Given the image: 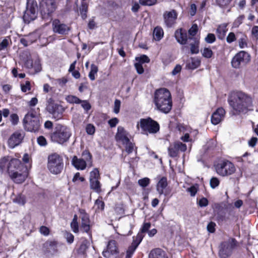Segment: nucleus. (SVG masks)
I'll return each instance as SVG.
<instances>
[{
	"label": "nucleus",
	"mask_w": 258,
	"mask_h": 258,
	"mask_svg": "<svg viewBox=\"0 0 258 258\" xmlns=\"http://www.w3.org/2000/svg\"><path fill=\"white\" fill-rule=\"evenodd\" d=\"M175 147L178 152H185L187 149V146L185 144L182 143L180 141L175 142L174 143Z\"/></svg>",
	"instance_id": "58836bf2"
},
{
	"label": "nucleus",
	"mask_w": 258,
	"mask_h": 258,
	"mask_svg": "<svg viewBox=\"0 0 258 258\" xmlns=\"http://www.w3.org/2000/svg\"><path fill=\"white\" fill-rule=\"evenodd\" d=\"M154 103L157 109L168 113L172 106L171 95L170 91L165 88L157 89L154 93Z\"/></svg>",
	"instance_id": "7ed1b4c3"
},
{
	"label": "nucleus",
	"mask_w": 258,
	"mask_h": 258,
	"mask_svg": "<svg viewBox=\"0 0 258 258\" xmlns=\"http://www.w3.org/2000/svg\"><path fill=\"white\" fill-rule=\"evenodd\" d=\"M52 26L53 32L59 34L66 35L70 31V27L58 19H54L52 21Z\"/></svg>",
	"instance_id": "f3484780"
},
{
	"label": "nucleus",
	"mask_w": 258,
	"mask_h": 258,
	"mask_svg": "<svg viewBox=\"0 0 258 258\" xmlns=\"http://www.w3.org/2000/svg\"><path fill=\"white\" fill-rule=\"evenodd\" d=\"M247 37L245 35H242L238 40L239 46L240 48H244L247 47Z\"/></svg>",
	"instance_id": "4c0bfd02"
},
{
	"label": "nucleus",
	"mask_w": 258,
	"mask_h": 258,
	"mask_svg": "<svg viewBox=\"0 0 258 258\" xmlns=\"http://www.w3.org/2000/svg\"><path fill=\"white\" fill-rule=\"evenodd\" d=\"M215 169L217 174L222 176L230 175L236 171L234 164L228 160L222 161L218 163Z\"/></svg>",
	"instance_id": "1a4fd4ad"
},
{
	"label": "nucleus",
	"mask_w": 258,
	"mask_h": 258,
	"mask_svg": "<svg viewBox=\"0 0 258 258\" xmlns=\"http://www.w3.org/2000/svg\"><path fill=\"white\" fill-rule=\"evenodd\" d=\"M244 19L243 15L239 16L234 22L233 27H238L243 22Z\"/></svg>",
	"instance_id": "603ef678"
},
{
	"label": "nucleus",
	"mask_w": 258,
	"mask_h": 258,
	"mask_svg": "<svg viewBox=\"0 0 258 258\" xmlns=\"http://www.w3.org/2000/svg\"><path fill=\"white\" fill-rule=\"evenodd\" d=\"M136 59L138 62H140L142 64L144 63H148L150 61L149 58L146 55H142L139 57H137Z\"/></svg>",
	"instance_id": "a18cd8bd"
},
{
	"label": "nucleus",
	"mask_w": 258,
	"mask_h": 258,
	"mask_svg": "<svg viewBox=\"0 0 258 258\" xmlns=\"http://www.w3.org/2000/svg\"><path fill=\"white\" fill-rule=\"evenodd\" d=\"M232 0H216L218 5L221 7H224L230 4Z\"/></svg>",
	"instance_id": "6e6d98bb"
},
{
	"label": "nucleus",
	"mask_w": 258,
	"mask_h": 258,
	"mask_svg": "<svg viewBox=\"0 0 258 258\" xmlns=\"http://www.w3.org/2000/svg\"><path fill=\"white\" fill-rule=\"evenodd\" d=\"M168 154L171 157H175L178 155V151L174 144L169 147Z\"/></svg>",
	"instance_id": "e433bc0d"
},
{
	"label": "nucleus",
	"mask_w": 258,
	"mask_h": 258,
	"mask_svg": "<svg viewBox=\"0 0 258 258\" xmlns=\"http://www.w3.org/2000/svg\"><path fill=\"white\" fill-rule=\"evenodd\" d=\"M176 41L180 44L184 45L187 43V35L185 30L182 28L177 29L174 33Z\"/></svg>",
	"instance_id": "412c9836"
},
{
	"label": "nucleus",
	"mask_w": 258,
	"mask_h": 258,
	"mask_svg": "<svg viewBox=\"0 0 258 258\" xmlns=\"http://www.w3.org/2000/svg\"><path fill=\"white\" fill-rule=\"evenodd\" d=\"M90 245L89 241L85 239L83 241L80 247L79 248V252L84 253L86 250L88 249Z\"/></svg>",
	"instance_id": "ea45409f"
},
{
	"label": "nucleus",
	"mask_w": 258,
	"mask_h": 258,
	"mask_svg": "<svg viewBox=\"0 0 258 258\" xmlns=\"http://www.w3.org/2000/svg\"><path fill=\"white\" fill-rule=\"evenodd\" d=\"M72 135L70 129L66 126L58 125L55 131L52 134V141L60 144L67 142Z\"/></svg>",
	"instance_id": "0eeeda50"
},
{
	"label": "nucleus",
	"mask_w": 258,
	"mask_h": 258,
	"mask_svg": "<svg viewBox=\"0 0 258 258\" xmlns=\"http://www.w3.org/2000/svg\"><path fill=\"white\" fill-rule=\"evenodd\" d=\"M124 145H125V151L126 152H127L128 154L133 152L134 145L132 143L130 142V140L127 142L125 143Z\"/></svg>",
	"instance_id": "c03bdc74"
},
{
	"label": "nucleus",
	"mask_w": 258,
	"mask_h": 258,
	"mask_svg": "<svg viewBox=\"0 0 258 258\" xmlns=\"http://www.w3.org/2000/svg\"><path fill=\"white\" fill-rule=\"evenodd\" d=\"M81 229L86 232H88L90 230V222H82Z\"/></svg>",
	"instance_id": "0e129e2a"
},
{
	"label": "nucleus",
	"mask_w": 258,
	"mask_h": 258,
	"mask_svg": "<svg viewBox=\"0 0 258 258\" xmlns=\"http://www.w3.org/2000/svg\"><path fill=\"white\" fill-rule=\"evenodd\" d=\"M128 133L121 126H118L117 128V132L116 135V139L118 142L125 144L130 139L128 137Z\"/></svg>",
	"instance_id": "4be33fe9"
},
{
	"label": "nucleus",
	"mask_w": 258,
	"mask_h": 258,
	"mask_svg": "<svg viewBox=\"0 0 258 258\" xmlns=\"http://www.w3.org/2000/svg\"><path fill=\"white\" fill-rule=\"evenodd\" d=\"M86 131L88 134L92 135L95 131V126L92 124H88L86 127Z\"/></svg>",
	"instance_id": "09e8293b"
},
{
	"label": "nucleus",
	"mask_w": 258,
	"mask_h": 258,
	"mask_svg": "<svg viewBox=\"0 0 258 258\" xmlns=\"http://www.w3.org/2000/svg\"><path fill=\"white\" fill-rule=\"evenodd\" d=\"M66 101L71 104H80L81 100L74 95H68L66 97Z\"/></svg>",
	"instance_id": "72a5a7b5"
},
{
	"label": "nucleus",
	"mask_w": 258,
	"mask_h": 258,
	"mask_svg": "<svg viewBox=\"0 0 258 258\" xmlns=\"http://www.w3.org/2000/svg\"><path fill=\"white\" fill-rule=\"evenodd\" d=\"M201 64V60L198 57H192L190 62L188 64V67L190 69H195L198 68Z\"/></svg>",
	"instance_id": "c756f323"
},
{
	"label": "nucleus",
	"mask_w": 258,
	"mask_h": 258,
	"mask_svg": "<svg viewBox=\"0 0 258 258\" xmlns=\"http://www.w3.org/2000/svg\"><path fill=\"white\" fill-rule=\"evenodd\" d=\"M40 12L43 18L50 16L56 9L55 0H42L40 3Z\"/></svg>",
	"instance_id": "f8f14e48"
},
{
	"label": "nucleus",
	"mask_w": 258,
	"mask_h": 258,
	"mask_svg": "<svg viewBox=\"0 0 258 258\" xmlns=\"http://www.w3.org/2000/svg\"><path fill=\"white\" fill-rule=\"evenodd\" d=\"M230 106L238 114H246L253 110V98L251 96L242 91H236L231 94L228 99Z\"/></svg>",
	"instance_id": "f03ea898"
},
{
	"label": "nucleus",
	"mask_w": 258,
	"mask_h": 258,
	"mask_svg": "<svg viewBox=\"0 0 258 258\" xmlns=\"http://www.w3.org/2000/svg\"><path fill=\"white\" fill-rule=\"evenodd\" d=\"M163 35L164 31L161 27L157 26L154 28L153 31V38L155 40H160L163 38Z\"/></svg>",
	"instance_id": "cd10ccee"
},
{
	"label": "nucleus",
	"mask_w": 258,
	"mask_h": 258,
	"mask_svg": "<svg viewBox=\"0 0 258 258\" xmlns=\"http://www.w3.org/2000/svg\"><path fill=\"white\" fill-rule=\"evenodd\" d=\"M5 171L9 173L11 178L17 183L23 182L28 176L27 167L16 158H12L10 161L9 157L0 159V172Z\"/></svg>",
	"instance_id": "f257e3e1"
},
{
	"label": "nucleus",
	"mask_w": 258,
	"mask_h": 258,
	"mask_svg": "<svg viewBox=\"0 0 258 258\" xmlns=\"http://www.w3.org/2000/svg\"><path fill=\"white\" fill-rule=\"evenodd\" d=\"M120 104L121 102L120 100L118 99H116L115 100L113 107V112L117 114L119 113L120 110Z\"/></svg>",
	"instance_id": "8fccbe9b"
},
{
	"label": "nucleus",
	"mask_w": 258,
	"mask_h": 258,
	"mask_svg": "<svg viewBox=\"0 0 258 258\" xmlns=\"http://www.w3.org/2000/svg\"><path fill=\"white\" fill-rule=\"evenodd\" d=\"M98 71V69L97 66L94 63H92L91 65L90 71L88 75L89 78L91 81H94L95 80V76L97 75Z\"/></svg>",
	"instance_id": "7c9ffc66"
},
{
	"label": "nucleus",
	"mask_w": 258,
	"mask_h": 258,
	"mask_svg": "<svg viewBox=\"0 0 258 258\" xmlns=\"http://www.w3.org/2000/svg\"><path fill=\"white\" fill-rule=\"evenodd\" d=\"M37 143L41 146H44L47 144L46 140L43 136H40L38 138Z\"/></svg>",
	"instance_id": "69168bd1"
},
{
	"label": "nucleus",
	"mask_w": 258,
	"mask_h": 258,
	"mask_svg": "<svg viewBox=\"0 0 258 258\" xmlns=\"http://www.w3.org/2000/svg\"><path fill=\"white\" fill-rule=\"evenodd\" d=\"M46 109L52 115V117L56 120L62 118V114L65 110L62 105L55 103L51 98L47 101Z\"/></svg>",
	"instance_id": "9b49d317"
},
{
	"label": "nucleus",
	"mask_w": 258,
	"mask_h": 258,
	"mask_svg": "<svg viewBox=\"0 0 258 258\" xmlns=\"http://www.w3.org/2000/svg\"><path fill=\"white\" fill-rule=\"evenodd\" d=\"M81 218L82 222H90L88 215L83 211H81Z\"/></svg>",
	"instance_id": "052dcab7"
},
{
	"label": "nucleus",
	"mask_w": 258,
	"mask_h": 258,
	"mask_svg": "<svg viewBox=\"0 0 258 258\" xmlns=\"http://www.w3.org/2000/svg\"><path fill=\"white\" fill-rule=\"evenodd\" d=\"M250 60V55L244 51H240L232 58L231 64L234 68H239L241 65L245 66Z\"/></svg>",
	"instance_id": "ddd939ff"
},
{
	"label": "nucleus",
	"mask_w": 258,
	"mask_h": 258,
	"mask_svg": "<svg viewBox=\"0 0 258 258\" xmlns=\"http://www.w3.org/2000/svg\"><path fill=\"white\" fill-rule=\"evenodd\" d=\"M21 90L23 92H26L30 90V84L29 82L26 81L25 84L21 85Z\"/></svg>",
	"instance_id": "774afa93"
},
{
	"label": "nucleus",
	"mask_w": 258,
	"mask_h": 258,
	"mask_svg": "<svg viewBox=\"0 0 258 258\" xmlns=\"http://www.w3.org/2000/svg\"><path fill=\"white\" fill-rule=\"evenodd\" d=\"M137 238L139 240V242L137 243H136L135 242L132 243V245L128 248L126 251V258L131 257L141 241L143 238V236L139 234L137 236Z\"/></svg>",
	"instance_id": "393cba45"
},
{
	"label": "nucleus",
	"mask_w": 258,
	"mask_h": 258,
	"mask_svg": "<svg viewBox=\"0 0 258 258\" xmlns=\"http://www.w3.org/2000/svg\"><path fill=\"white\" fill-rule=\"evenodd\" d=\"M227 27V24L226 23L222 24L218 27L216 30V34L219 39H224L227 31H228Z\"/></svg>",
	"instance_id": "bb28decb"
},
{
	"label": "nucleus",
	"mask_w": 258,
	"mask_h": 258,
	"mask_svg": "<svg viewBox=\"0 0 258 258\" xmlns=\"http://www.w3.org/2000/svg\"><path fill=\"white\" fill-rule=\"evenodd\" d=\"M164 22L168 27H171L175 23L177 18V13L174 10L165 11L163 15Z\"/></svg>",
	"instance_id": "a211bd4d"
},
{
	"label": "nucleus",
	"mask_w": 258,
	"mask_h": 258,
	"mask_svg": "<svg viewBox=\"0 0 258 258\" xmlns=\"http://www.w3.org/2000/svg\"><path fill=\"white\" fill-rule=\"evenodd\" d=\"M168 185L167 178L165 177H161L156 185V189L160 195L164 194L165 196L167 195L166 192H164V190Z\"/></svg>",
	"instance_id": "5701e85b"
},
{
	"label": "nucleus",
	"mask_w": 258,
	"mask_h": 258,
	"mask_svg": "<svg viewBox=\"0 0 258 258\" xmlns=\"http://www.w3.org/2000/svg\"><path fill=\"white\" fill-rule=\"evenodd\" d=\"M64 237L69 243L71 244L73 242L74 240V236L72 233L67 232L64 235Z\"/></svg>",
	"instance_id": "13d9d810"
},
{
	"label": "nucleus",
	"mask_w": 258,
	"mask_h": 258,
	"mask_svg": "<svg viewBox=\"0 0 258 258\" xmlns=\"http://www.w3.org/2000/svg\"><path fill=\"white\" fill-rule=\"evenodd\" d=\"M198 30V26L197 24H194L188 30V33L191 36H194L196 35Z\"/></svg>",
	"instance_id": "49530a36"
},
{
	"label": "nucleus",
	"mask_w": 258,
	"mask_h": 258,
	"mask_svg": "<svg viewBox=\"0 0 258 258\" xmlns=\"http://www.w3.org/2000/svg\"><path fill=\"white\" fill-rule=\"evenodd\" d=\"M177 128L180 133L183 134L181 136L180 140L184 142H191L192 141L191 135H195L198 134L197 130L193 131L188 126L183 124H178Z\"/></svg>",
	"instance_id": "2eb2a0df"
},
{
	"label": "nucleus",
	"mask_w": 258,
	"mask_h": 258,
	"mask_svg": "<svg viewBox=\"0 0 258 258\" xmlns=\"http://www.w3.org/2000/svg\"><path fill=\"white\" fill-rule=\"evenodd\" d=\"M100 178L99 171L98 168H94L93 170L90 172L89 181L99 179Z\"/></svg>",
	"instance_id": "f704fd0d"
},
{
	"label": "nucleus",
	"mask_w": 258,
	"mask_h": 258,
	"mask_svg": "<svg viewBox=\"0 0 258 258\" xmlns=\"http://www.w3.org/2000/svg\"><path fill=\"white\" fill-rule=\"evenodd\" d=\"M210 185L212 188L217 187L220 183L219 180L217 177H212L210 180Z\"/></svg>",
	"instance_id": "de8ad7c7"
},
{
	"label": "nucleus",
	"mask_w": 258,
	"mask_h": 258,
	"mask_svg": "<svg viewBox=\"0 0 258 258\" xmlns=\"http://www.w3.org/2000/svg\"><path fill=\"white\" fill-rule=\"evenodd\" d=\"M118 122H119L118 119L116 117H114V118L109 120L108 122L111 127H115L117 125V124L118 123Z\"/></svg>",
	"instance_id": "338daca9"
},
{
	"label": "nucleus",
	"mask_w": 258,
	"mask_h": 258,
	"mask_svg": "<svg viewBox=\"0 0 258 258\" xmlns=\"http://www.w3.org/2000/svg\"><path fill=\"white\" fill-rule=\"evenodd\" d=\"M23 123L28 131L37 132L40 127L39 116L34 111L31 110L25 115Z\"/></svg>",
	"instance_id": "423d86ee"
},
{
	"label": "nucleus",
	"mask_w": 258,
	"mask_h": 258,
	"mask_svg": "<svg viewBox=\"0 0 258 258\" xmlns=\"http://www.w3.org/2000/svg\"><path fill=\"white\" fill-rule=\"evenodd\" d=\"M139 3L142 6H151L157 4V0H139Z\"/></svg>",
	"instance_id": "a19ab883"
},
{
	"label": "nucleus",
	"mask_w": 258,
	"mask_h": 258,
	"mask_svg": "<svg viewBox=\"0 0 258 258\" xmlns=\"http://www.w3.org/2000/svg\"><path fill=\"white\" fill-rule=\"evenodd\" d=\"M72 164L77 170H84L87 167H92L93 165L92 156L88 150L82 152L80 158L74 156L72 159Z\"/></svg>",
	"instance_id": "39448f33"
},
{
	"label": "nucleus",
	"mask_w": 258,
	"mask_h": 258,
	"mask_svg": "<svg viewBox=\"0 0 258 258\" xmlns=\"http://www.w3.org/2000/svg\"><path fill=\"white\" fill-rule=\"evenodd\" d=\"M149 258H168V257L161 249L155 248L151 251Z\"/></svg>",
	"instance_id": "a878e982"
},
{
	"label": "nucleus",
	"mask_w": 258,
	"mask_h": 258,
	"mask_svg": "<svg viewBox=\"0 0 258 258\" xmlns=\"http://www.w3.org/2000/svg\"><path fill=\"white\" fill-rule=\"evenodd\" d=\"M150 180L148 177H145L138 180V184L142 187H145L149 185Z\"/></svg>",
	"instance_id": "79ce46f5"
},
{
	"label": "nucleus",
	"mask_w": 258,
	"mask_h": 258,
	"mask_svg": "<svg viewBox=\"0 0 258 258\" xmlns=\"http://www.w3.org/2000/svg\"><path fill=\"white\" fill-rule=\"evenodd\" d=\"M87 11L88 5L85 1H83L82 3L81 7H80V14L83 19H86L87 17Z\"/></svg>",
	"instance_id": "473e14b6"
},
{
	"label": "nucleus",
	"mask_w": 258,
	"mask_h": 258,
	"mask_svg": "<svg viewBox=\"0 0 258 258\" xmlns=\"http://www.w3.org/2000/svg\"><path fill=\"white\" fill-rule=\"evenodd\" d=\"M11 121L13 125H16L19 121V117L17 114L14 113L10 116Z\"/></svg>",
	"instance_id": "e2e57ef3"
},
{
	"label": "nucleus",
	"mask_w": 258,
	"mask_h": 258,
	"mask_svg": "<svg viewBox=\"0 0 258 258\" xmlns=\"http://www.w3.org/2000/svg\"><path fill=\"white\" fill-rule=\"evenodd\" d=\"M13 202L21 205H24L26 202L24 197L22 195H19L15 198Z\"/></svg>",
	"instance_id": "37998d69"
},
{
	"label": "nucleus",
	"mask_w": 258,
	"mask_h": 258,
	"mask_svg": "<svg viewBox=\"0 0 258 258\" xmlns=\"http://www.w3.org/2000/svg\"><path fill=\"white\" fill-rule=\"evenodd\" d=\"M64 167L63 159L59 154L54 153L48 156L47 167L54 175L60 174Z\"/></svg>",
	"instance_id": "20e7f679"
},
{
	"label": "nucleus",
	"mask_w": 258,
	"mask_h": 258,
	"mask_svg": "<svg viewBox=\"0 0 258 258\" xmlns=\"http://www.w3.org/2000/svg\"><path fill=\"white\" fill-rule=\"evenodd\" d=\"M216 40V38L215 35L212 33H209L208 34L207 37L205 38V40L206 42L208 43H212Z\"/></svg>",
	"instance_id": "3c124183"
},
{
	"label": "nucleus",
	"mask_w": 258,
	"mask_h": 258,
	"mask_svg": "<svg viewBox=\"0 0 258 258\" xmlns=\"http://www.w3.org/2000/svg\"><path fill=\"white\" fill-rule=\"evenodd\" d=\"M191 41L189 43L190 50L191 54H197L199 52L200 41L197 38L189 37Z\"/></svg>",
	"instance_id": "b1692460"
},
{
	"label": "nucleus",
	"mask_w": 258,
	"mask_h": 258,
	"mask_svg": "<svg viewBox=\"0 0 258 258\" xmlns=\"http://www.w3.org/2000/svg\"><path fill=\"white\" fill-rule=\"evenodd\" d=\"M236 40L235 35L233 32H230L228 35L226 40L228 43H231Z\"/></svg>",
	"instance_id": "bf43d9fd"
},
{
	"label": "nucleus",
	"mask_w": 258,
	"mask_h": 258,
	"mask_svg": "<svg viewBox=\"0 0 258 258\" xmlns=\"http://www.w3.org/2000/svg\"><path fill=\"white\" fill-rule=\"evenodd\" d=\"M135 67L138 74H142L144 73V70L142 63L137 62L135 63Z\"/></svg>",
	"instance_id": "5fc2aeb1"
},
{
	"label": "nucleus",
	"mask_w": 258,
	"mask_h": 258,
	"mask_svg": "<svg viewBox=\"0 0 258 258\" xmlns=\"http://www.w3.org/2000/svg\"><path fill=\"white\" fill-rule=\"evenodd\" d=\"M236 245V241L233 239H229L227 241L221 243L219 254L221 258H227L232 253V250Z\"/></svg>",
	"instance_id": "4468645a"
},
{
	"label": "nucleus",
	"mask_w": 258,
	"mask_h": 258,
	"mask_svg": "<svg viewBox=\"0 0 258 258\" xmlns=\"http://www.w3.org/2000/svg\"><path fill=\"white\" fill-rule=\"evenodd\" d=\"M24 138L22 132L17 131L13 133L8 140V145L11 148H14L18 146L22 142Z\"/></svg>",
	"instance_id": "6ab92c4d"
},
{
	"label": "nucleus",
	"mask_w": 258,
	"mask_h": 258,
	"mask_svg": "<svg viewBox=\"0 0 258 258\" xmlns=\"http://www.w3.org/2000/svg\"><path fill=\"white\" fill-rule=\"evenodd\" d=\"M37 8V4L35 0H27L26 10L23 16L25 22L29 23L36 18Z\"/></svg>",
	"instance_id": "9d476101"
},
{
	"label": "nucleus",
	"mask_w": 258,
	"mask_h": 258,
	"mask_svg": "<svg viewBox=\"0 0 258 258\" xmlns=\"http://www.w3.org/2000/svg\"><path fill=\"white\" fill-rule=\"evenodd\" d=\"M39 232L44 236H47L49 233V229L48 227L42 226L40 227Z\"/></svg>",
	"instance_id": "680f3d73"
},
{
	"label": "nucleus",
	"mask_w": 258,
	"mask_h": 258,
	"mask_svg": "<svg viewBox=\"0 0 258 258\" xmlns=\"http://www.w3.org/2000/svg\"><path fill=\"white\" fill-rule=\"evenodd\" d=\"M225 111L223 108H218L212 115L211 122L214 125L219 123L224 118Z\"/></svg>",
	"instance_id": "aec40b11"
},
{
	"label": "nucleus",
	"mask_w": 258,
	"mask_h": 258,
	"mask_svg": "<svg viewBox=\"0 0 258 258\" xmlns=\"http://www.w3.org/2000/svg\"><path fill=\"white\" fill-rule=\"evenodd\" d=\"M141 128L143 134H147L156 133L159 130V125L151 118L141 119L137 124V128Z\"/></svg>",
	"instance_id": "6e6552de"
},
{
	"label": "nucleus",
	"mask_w": 258,
	"mask_h": 258,
	"mask_svg": "<svg viewBox=\"0 0 258 258\" xmlns=\"http://www.w3.org/2000/svg\"><path fill=\"white\" fill-rule=\"evenodd\" d=\"M118 252L116 241L111 240L108 241L106 249L103 251L102 254L106 258H115Z\"/></svg>",
	"instance_id": "dca6fc26"
},
{
	"label": "nucleus",
	"mask_w": 258,
	"mask_h": 258,
	"mask_svg": "<svg viewBox=\"0 0 258 258\" xmlns=\"http://www.w3.org/2000/svg\"><path fill=\"white\" fill-rule=\"evenodd\" d=\"M203 57L206 58H211L213 55V52L211 48L205 47L201 50Z\"/></svg>",
	"instance_id": "c9c22d12"
},
{
	"label": "nucleus",
	"mask_w": 258,
	"mask_h": 258,
	"mask_svg": "<svg viewBox=\"0 0 258 258\" xmlns=\"http://www.w3.org/2000/svg\"><path fill=\"white\" fill-rule=\"evenodd\" d=\"M85 178L80 176L79 172H77L74 176L73 178V181L74 182H77L78 180L81 182H84L85 181Z\"/></svg>",
	"instance_id": "4d7b16f0"
},
{
	"label": "nucleus",
	"mask_w": 258,
	"mask_h": 258,
	"mask_svg": "<svg viewBox=\"0 0 258 258\" xmlns=\"http://www.w3.org/2000/svg\"><path fill=\"white\" fill-rule=\"evenodd\" d=\"M104 203L101 200L98 199L95 202L94 208L96 212H99L104 210Z\"/></svg>",
	"instance_id": "2f4dec72"
},
{
	"label": "nucleus",
	"mask_w": 258,
	"mask_h": 258,
	"mask_svg": "<svg viewBox=\"0 0 258 258\" xmlns=\"http://www.w3.org/2000/svg\"><path fill=\"white\" fill-rule=\"evenodd\" d=\"M81 104L82 107L86 111H88L91 109V106L88 101L81 100Z\"/></svg>",
	"instance_id": "864d4df0"
},
{
	"label": "nucleus",
	"mask_w": 258,
	"mask_h": 258,
	"mask_svg": "<svg viewBox=\"0 0 258 258\" xmlns=\"http://www.w3.org/2000/svg\"><path fill=\"white\" fill-rule=\"evenodd\" d=\"M99 180V179H96L90 181L91 188L98 193L100 192L101 191V183Z\"/></svg>",
	"instance_id": "c85d7f7f"
}]
</instances>
